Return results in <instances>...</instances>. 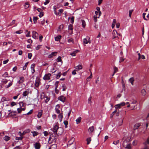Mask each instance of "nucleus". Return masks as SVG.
Listing matches in <instances>:
<instances>
[{
	"instance_id": "1",
	"label": "nucleus",
	"mask_w": 149,
	"mask_h": 149,
	"mask_svg": "<svg viewBox=\"0 0 149 149\" xmlns=\"http://www.w3.org/2000/svg\"><path fill=\"white\" fill-rule=\"evenodd\" d=\"M113 39H114L118 38V33L115 30H113L112 33Z\"/></svg>"
},
{
	"instance_id": "2",
	"label": "nucleus",
	"mask_w": 149,
	"mask_h": 149,
	"mask_svg": "<svg viewBox=\"0 0 149 149\" xmlns=\"http://www.w3.org/2000/svg\"><path fill=\"white\" fill-rule=\"evenodd\" d=\"M125 102H123L120 104H118L116 105L115 106V107L116 109H117V108L120 109L121 108V107L122 106H124L125 105Z\"/></svg>"
},
{
	"instance_id": "3",
	"label": "nucleus",
	"mask_w": 149,
	"mask_h": 149,
	"mask_svg": "<svg viewBox=\"0 0 149 149\" xmlns=\"http://www.w3.org/2000/svg\"><path fill=\"white\" fill-rule=\"evenodd\" d=\"M40 79L38 78H36L35 83V85L36 87H38L39 86Z\"/></svg>"
},
{
	"instance_id": "4",
	"label": "nucleus",
	"mask_w": 149,
	"mask_h": 149,
	"mask_svg": "<svg viewBox=\"0 0 149 149\" xmlns=\"http://www.w3.org/2000/svg\"><path fill=\"white\" fill-rule=\"evenodd\" d=\"M51 76V74L50 73H48L47 74L45 75V76L43 77V79L45 80H49L50 79V77Z\"/></svg>"
},
{
	"instance_id": "5",
	"label": "nucleus",
	"mask_w": 149,
	"mask_h": 149,
	"mask_svg": "<svg viewBox=\"0 0 149 149\" xmlns=\"http://www.w3.org/2000/svg\"><path fill=\"white\" fill-rule=\"evenodd\" d=\"M65 97L63 95L61 96L58 97V100L61 102H64L65 100Z\"/></svg>"
},
{
	"instance_id": "6",
	"label": "nucleus",
	"mask_w": 149,
	"mask_h": 149,
	"mask_svg": "<svg viewBox=\"0 0 149 149\" xmlns=\"http://www.w3.org/2000/svg\"><path fill=\"white\" fill-rule=\"evenodd\" d=\"M87 40L86 38H84L83 40V42L84 44H87L88 43L90 44L91 43V41L90 40V38L89 37L88 38Z\"/></svg>"
},
{
	"instance_id": "7",
	"label": "nucleus",
	"mask_w": 149,
	"mask_h": 149,
	"mask_svg": "<svg viewBox=\"0 0 149 149\" xmlns=\"http://www.w3.org/2000/svg\"><path fill=\"white\" fill-rule=\"evenodd\" d=\"M38 34L35 31H33L32 32V37L34 39L38 38Z\"/></svg>"
},
{
	"instance_id": "8",
	"label": "nucleus",
	"mask_w": 149,
	"mask_h": 149,
	"mask_svg": "<svg viewBox=\"0 0 149 149\" xmlns=\"http://www.w3.org/2000/svg\"><path fill=\"white\" fill-rule=\"evenodd\" d=\"M75 70L78 71L79 70H81L82 68V66L81 65H79L77 66L74 67Z\"/></svg>"
},
{
	"instance_id": "9",
	"label": "nucleus",
	"mask_w": 149,
	"mask_h": 149,
	"mask_svg": "<svg viewBox=\"0 0 149 149\" xmlns=\"http://www.w3.org/2000/svg\"><path fill=\"white\" fill-rule=\"evenodd\" d=\"M35 64L34 63H33L31 65V69L32 74H33L35 72L34 68L35 67Z\"/></svg>"
},
{
	"instance_id": "10",
	"label": "nucleus",
	"mask_w": 149,
	"mask_h": 149,
	"mask_svg": "<svg viewBox=\"0 0 149 149\" xmlns=\"http://www.w3.org/2000/svg\"><path fill=\"white\" fill-rule=\"evenodd\" d=\"M24 81V79L23 77H19V80L18 81L19 84H22Z\"/></svg>"
},
{
	"instance_id": "11",
	"label": "nucleus",
	"mask_w": 149,
	"mask_h": 149,
	"mask_svg": "<svg viewBox=\"0 0 149 149\" xmlns=\"http://www.w3.org/2000/svg\"><path fill=\"white\" fill-rule=\"evenodd\" d=\"M34 147L36 149H39L40 148V145L39 143H36L34 144Z\"/></svg>"
},
{
	"instance_id": "12",
	"label": "nucleus",
	"mask_w": 149,
	"mask_h": 149,
	"mask_svg": "<svg viewBox=\"0 0 149 149\" xmlns=\"http://www.w3.org/2000/svg\"><path fill=\"white\" fill-rule=\"evenodd\" d=\"M101 14V11H100L99 14H98V16H95V15H94V21L95 22H96L97 21V18H99Z\"/></svg>"
},
{
	"instance_id": "13",
	"label": "nucleus",
	"mask_w": 149,
	"mask_h": 149,
	"mask_svg": "<svg viewBox=\"0 0 149 149\" xmlns=\"http://www.w3.org/2000/svg\"><path fill=\"white\" fill-rule=\"evenodd\" d=\"M57 53V52H52L48 56V57L50 58H52L53 56H54L56 55Z\"/></svg>"
},
{
	"instance_id": "14",
	"label": "nucleus",
	"mask_w": 149,
	"mask_h": 149,
	"mask_svg": "<svg viewBox=\"0 0 149 149\" xmlns=\"http://www.w3.org/2000/svg\"><path fill=\"white\" fill-rule=\"evenodd\" d=\"M94 127L93 126H92L91 127H89L88 129V132L90 133H92L94 130Z\"/></svg>"
},
{
	"instance_id": "15",
	"label": "nucleus",
	"mask_w": 149,
	"mask_h": 149,
	"mask_svg": "<svg viewBox=\"0 0 149 149\" xmlns=\"http://www.w3.org/2000/svg\"><path fill=\"white\" fill-rule=\"evenodd\" d=\"M75 139L74 137H72L71 139L68 141V144L70 145L73 144L74 141Z\"/></svg>"
},
{
	"instance_id": "16",
	"label": "nucleus",
	"mask_w": 149,
	"mask_h": 149,
	"mask_svg": "<svg viewBox=\"0 0 149 149\" xmlns=\"http://www.w3.org/2000/svg\"><path fill=\"white\" fill-rule=\"evenodd\" d=\"M58 129V127L57 125H55L53 128V132L55 133H57V130Z\"/></svg>"
},
{
	"instance_id": "17",
	"label": "nucleus",
	"mask_w": 149,
	"mask_h": 149,
	"mask_svg": "<svg viewBox=\"0 0 149 149\" xmlns=\"http://www.w3.org/2000/svg\"><path fill=\"white\" fill-rule=\"evenodd\" d=\"M8 81V80L6 79H3L1 80V83L2 84H6Z\"/></svg>"
},
{
	"instance_id": "18",
	"label": "nucleus",
	"mask_w": 149,
	"mask_h": 149,
	"mask_svg": "<svg viewBox=\"0 0 149 149\" xmlns=\"http://www.w3.org/2000/svg\"><path fill=\"white\" fill-rule=\"evenodd\" d=\"M78 50L74 51L72 52L70 54L72 56H74L76 55V54L78 52Z\"/></svg>"
},
{
	"instance_id": "19",
	"label": "nucleus",
	"mask_w": 149,
	"mask_h": 149,
	"mask_svg": "<svg viewBox=\"0 0 149 149\" xmlns=\"http://www.w3.org/2000/svg\"><path fill=\"white\" fill-rule=\"evenodd\" d=\"M31 133L33 134V137L37 135L38 134V133L37 132L35 131H32Z\"/></svg>"
},
{
	"instance_id": "20",
	"label": "nucleus",
	"mask_w": 149,
	"mask_h": 149,
	"mask_svg": "<svg viewBox=\"0 0 149 149\" xmlns=\"http://www.w3.org/2000/svg\"><path fill=\"white\" fill-rule=\"evenodd\" d=\"M134 81V79L133 77H131L129 80V81L131 84L132 85H133V82Z\"/></svg>"
},
{
	"instance_id": "21",
	"label": "nucleus",
	"mask_w": 149,
	"mask_h": 149,
	"mask_svg": "<svg viewBox=\"0 0 149 149\" xmlns=\"http://www.w3.org/2000/svg\"><path fill=\"white\" fill-rule=\"evenodd\" d=\"M29 91H25L23 92L22 95L24 97H26L29 94Z\"/></svg>"
},
{
	"instance_id": "22",
	"label": "nucleus",
	"mask_w": 149,
	"mask_h": 149,
	"mask_svg": "<svg viewBox=\"0 0 149 149\" xmlns=\"http://www.w3.org/2000/svg\"><path fill=\"white\" fill-rule=\"evenodd\" d=\"M42 114V110L40 111L39 112L38 114L37 115V117L38 118H40Z\"/></svg>"
},
{
	"instance_id": "23",
	"label": "nucleus",
	"mask_w": 149,
	"mask_h": 149,
	"mask_svg": "<svg viewBox=\"0 0 149 149\" xmlns=\"http://www.w3.org/2000/svg\"><path fill=\"white\" fill-rule=\"evenodd\" d=\"M139 126L140 125L139 123L136 124L134 126V130H135L137 129Z\"/></svg>"
},
{
	"instance_id": "24",
	"label": "nucleus",
	"mask_w": 149,
	"mask_h": 149,
	"mask_svg": "<svg viewBox=\"0 0 149 149\" xmlns=\"http://www.w3.org/2000/svg\"><path fill=\"white\" fill-rule=\"evenodd\" d=\"M61 35H58V36L55 37V39L56 41H59L60 39L61 38Z\"/></svg>"
},
{
	"instance_id": "25",
	"label": "nucleus",
	"mask_w": 149,
	"mask_h": 149,
	"mask_svg": "<svg viewBox=\"0 0 149 149\" xmlns=\"http://www.w3.org/2000/svg\"><path fill=\"white\" fill-rule=\"evenodd\" d=\"M13 80L12 81L9 83L8 85L6 86L5 88H8L9 87H10L11 86H12L13 84Z\"/></svg>"
},
{
	"instance_id": "26",
	"label": "nucleus",
	"mask_w": 149,
	"mask_h": 149,
	"mask_svg": "<svg viewBox=\"0 0 149 149\" xmlns=\"http://www.w3.org/2000/svg\"><path fill=\"white\" fill-rule=\"evenodd\" d=\"M29 6V4L27 2H26L24 5V8L25 9L28 8Z\"/></svg>"
},
{
	"instance_id": "27",
	"label": "nucleus",
	"mask_w": 149,
	"mask_h": 149,
	"mask_svg": "<svg viewBox=\"0 0 149 149\" xmlns=\"http://www.w3.org/2000/svg\"><path fill=\"white\" fill-rule=\"evenodd\" d=\"M56 61L58 62H61V64L63 62L61 59V57L60 56H59L56 59Z\"/></svg>"
},
{
	"instance_id": "28",
	"label": "nucleus",
	"mask_w": 149,
	"mask_h": 149,
	"mask_svg": "<svg viewBox=\"0 0 149 149\" xmlns=\"http://www.w3.org/2000/svg\"><path fill=\"white\" fill-rule=\"evenodd\" d=\"M81 22L82 23V27L84 28L86 26V22H85L84 20H81Z\"/></svg>"
},
{
	"instance_id": "29",
	"label": "nucleus",
	"mask_w": 149,
	"mask_h": 149,
	"mask_svg": "<svg viewBox=\"0 0 149 149\" xmlns=\"http://www.w3.org/2000/svg\"><path fill=\"white\" fill-rule=\"evenodd\" d=\"M81 119V117H79L76 120V121L77 122V123L78 124L80 122Z\"/></svg>"
},
{
	"instance_id": "30",
	"label": "nucleus",
	"mask_w": 149,
	"mask_h": 149,
	"mask_svg": "<svg viewBox=\"0 0 149 149\" xmlns=\"http://www.w3.org/2000/svg\"><path fill=\"white\" fill-rule=\"evenodd\" d=\"M63 11L62 9H60L58 10V15L60 16L61 15Z\"/></svg>"
},
{
	"instance_id": "31",
	"label": "nucleus",
	"mask_w": 149,
	"mask_h": 149,
	"mask_svg": "<svg viewBox=\"0 0 149 149\" xmlns=\"http://www.w3.org/2000/svg\"><path fill=\"white\" fill-rule=\"evenodd\" d=\"M141 93L142 95L144 96L146 93L145 90L144 89L142 90L141 91Z\"/></svg>"
},
{
	"instance_id": "32",
	"label": "nucleus",
	"mask_w": 149,
	"mask_h": 149,
	"mask_svg": "<svg viewBox=\"0 0 149 149\" xmlns=\"http://www.w3.org/2000/svg\"><path fill=\"white\" fill-rule=\"evenodd\" d=\"M38 19V18L37 17H34L33 18V20L34 23L36 24V23L37 20Z\"/></svg>"
},
{
	"instance_id": "33",
	"label": "nucleus",
	"mask_w": 149,
	"mask_h": 149,
	"mask_svg": "<svg viewBox=\"0 0 149 149\" xmlns=\"http://www.w3.org/2000/svg\"><path fill=\"white\" fill-rule=\"evenodd\" d=\"M8 74L7 72H5L2 75V76L4 77H7L8 76Z\"/></svg>"
},
{
	"instance_id": "34",
	"label": "nucleus",
	"mask_w": 149,
	"mask_h": 149,
	"mask_svg": "<svg viewBox=\"0 0 149 149\" xmlns=\"http://www.w3.org/2000/svg\"><path fill=\"white\" fill-rule=\"evenodd\" d=\"M45 98H46V99L45 100V102L47 103L49 101L50 98L49 97H48L47 96L45 97Z\"/></svg>"
},
{
	"instance_id": "35",
	"label": "nucleus",
	"mask_w": 149,
	"mask_h": 149,
	"mask_svg": "<svg viewBox=\"0 0 149 149\" xmlns=\"http://www.w3.org/2000/svg\"><path fill=\"white\" fill-rule=\"evenodd\" d=\"M63 123L65 125V127L67 128L68 127L67 125L68 124V121L67 120H64L63 121Z\"/></svg>"
},
{
	"instance_id": "36",
	"label": "nucleus",
	"mask_w": 149,
	"mask_h": 149,
	"mask_svg": "<svg viewBox=\"0 0 149 149\" xmlns=\"http://www.w3.org/2000/svg\"><path fill=\"white\" fill-rule=\"evenodd\" d=\"M68 30H70L71 31H72L73 30V26L72 24H70L68 25Z\"/></svg>"
},
{
	"instance_id": "37",
	"label": "nucleus",
	"mask_w": 149,
	"mask_h": 149,
	"mask_svg": "<svg viewBox=\"0 0 149 149\" xmlns=\"http://www.w3.org/2000/svg\"><path fill=\"white\" fill-rule=\"evenodd\" d=\"M10 139V137L9 136H6L4 138V139L6 141H7Z\"/></svg>"
},
{
	"instance_id": "38",
	"label": "nucleus",
	"mask_w": 149,
	"mask_h": 149,
	"mask_svg": "<svg viewBox=\"0 0 149 149\" xmlns=\"http://www.w3.org/2000/svg\"><path fill=\"white\" fill-rule=\"evenodd\" d=\"M126 149H131V145L130 144H127L125 147Z\"/></svg>"
},
{
	"instance_id": "39",
	"label": "nucleus",
	"mask_w": 149,
	"mask_h": 149,
	"mask_svg": "<svg viewBox=\"0 0 149 149\" xmlns=\"http://www.w3.org/2000/svg\"><path fill=\"white\" fill-rule=\"evenodd\" d=\"M146 144H149V138H148L146 141L143 143V144L144 145H146Z\"/></svg>"
},
{
	"instance_id": "40",
	"label": "nucleus",
	"mask_w": 149,
	"mask_h": 149,
	"mask_svg": "<svg viewBox=\"0 0 149 149\" xmlns=\"http://www.w3.org/2000/svg\"><path fill=\"white\" fill-rule=\"evenodd\" d=\"M61 75V74L60 72H58V74L56 75V78L57 79L59 78Z\"/></svg>"
},
{
	"instance_id": "41",
	"label": "nucleus",
	"mask_w": 149,
	"mask_h": 149,
	"mask_svg": "<svg viewBox=\"0 0 149 149\" xmlns=\"http://www.w3.org/2000/svg\"><path fill=\"white\" fill-rule=\"evenodd\" d=\"M91 141V138L90 137L86 139V141H87V144H89Z\"/></svg>"
},
{
	"instance_id": "42",
	"label": "nucleus",
	"mask_w": 149,
	"mask_h": 149,
	"mask_svg": "<svg viewBox=\"0 0 149 149\" xmlns=\"http://www.w3.org/2000/svg\"><path fill=\"white\" fill-rule=\"evenodd\" d=\"M92 73H91V75L87 78L86 80L87 81H89L91 80V79L92 78Z\"/></svg>"
},
{
	"instance_id": "43",
	"label": "nucleus",
	"mask_w": 149,
	"mask_h": 149,
	"mask_svg": "<svg viewBox=\"0 0 149 149\" xmlns=\"http://www.w3.org/2000/svg\"><path fill=\"white\" fill-rule=\"evenodd\" d=\"M23 138V137L21 136H20L19 137H16L15 139L17 140H21Z\"/></svg>"
},
{
	"instance_id": "44",
	"label": "nucleus",
	"mask_w": 149,
	"mask_h": 149,
	"mask_svg": "<svg viewBox=\"0 0 149 149\" xmlns=\"http://www.w3.org/2000/svg\"><path fill=\"white\" fill-rule=\"evenodd\" d=\"M68 42H72L73 44L74 43L73 41V39L72 38H70L68 40Z\"/></svg>"
},
{
	"instance_id": "45",
	"label": "nucleus",
	"mask_w": 149,
	"mask_h": 149,
	"mask_svg": "<svg viewBox=\"0 0 149 149\" xmlns=\"http://www.w3.org/2000/svg\"><path fill=\"white\" fill-rule=\"evenodd\" d=\"M32 56V54L31 53H29L28 54V57L30 59L31 58Z\"/></svg>"
},
{
	"instance_id": "46",
	"label": "nucleus",
	"mask_w": 149,
	"mask_h": 149,
	"mask_svg": "<svg viewBox=\"0 0 149 149\" xmlns=\"http://www.w3.org/2000/svg\"><path fill=\"white\" fill-rule=\"evenodd\" d=\"M44 15V13L43 11H41L40 12L39 15V16L40 17H41L43 16Z\"/></svg>"
},
{
	"instance_id": "47",
	"label": "nucleus",
	"mask_w": 149,
	"mask_h": 149,
	"mask_svg": "<svg viewBox=\"0 0 149 149\" xmlns=\"http://www.w3.org/2000/svg\"><path fill=\"white\" fill-rule=\"evenodd\" d=\"M23 32V31L20 30H19V31H16L15 32V33H17V34H21V33H22Z\"/></svg>"
},
{
	"instance_id": "48",
	"label": "nucleus",
	"mask_w": 149,
	"mask_h": 149,
	"mask_svg": "<svg viewBox=\"0 0 149 149\" xmlns=\"http://www.w3.org/2000/svg\"><path fill=\"white\" fill-rule=\"evenodd\" d=\"M133 11V10H130L129 11V16L130 17H131Z\"/></svg>"
},
{
	"instance_id": "49",
	"label": "nucleus",
	"mask_w": 149,
	"mask_h": 149,
	"mask_svg": "<svg viewBox=\"0 0 149 149\" xmlns=\"http://www.w3.org/2000/svg\"><path fill=\"white\" fill-rule=\"evenodd\" d=\"M15 20H13L10 23V24L8 26H11L13 24H15Z\"/></svg>"
},
{
	"instance_id": "50",
	"label": "nucleus",
	"mask_w": 149,
	"mask_h": 149,
	"mask_svg": "<svg viewBox=\"0 0 149 149\" xmlns=\"http://www.w3.org/2000/svg\"><path fill=\"white\" fill-rule=\"evenodd\" d=\"M62 87L63 88V91H64L67 88L66 86H65V84H64L62 86Z\"/></svg>"
},
{
	"instance_id": "51",
	"label": "nucleus",
	"mask_w": 149,
	"mask_h": 149,
	"mask_svg": "<svg viewBox=\"0 0 149 149\" xmlns=\"http://www.w3.org/2000/svg\"><path fill=\"white\" fill-rule=\"evenodd\" d=\"M56 70H54V68H52L50 70V72H52V73H53L55 72H56Z\"/></svg>"
},
{
	"instance_id": "52",
	"label": "nucleus",
	"mask_w": 149,
	"mask_h": 149,
	"mask_svg": "<svg viewBox=\"0 0 149 149\" xmlns=\"http://www.w3.org/2000/svg\"><path fill=\"white\" fill-rule=\"evenodd\" d=\"M74 20V17L73 16H72L71 18V21L70 22L72 23H73Z\"/></svg>"
},
{
	"instance_id": "53",
	"label": "nucleus",
	"mask_w": 149,
	"mask_h": 149,
	"mask_svg": "<svg viewBox=\"0 0 149 149\" xmlns=\"http://www.w3.org/2000/svg\"><path fill=\"white\" fill-rule=\"evenodd\" d=\"M119 142V140H117L116 141H114L113 142V144H114L115 145H116L117 144H118Z\"/></svg>"
},
{
	"instance_id": "54",
	"label": "nucleus",
	"mask_w": 149,
	"mask_h": 149,
	"mask_svg": "<svg viewBox=\"0 0 149 149\" xmlns=\"http://www.w3.org/2000/svg\"><path fill=\"white\" fill-rule=\"evenodd\" d=\"M33 111V109H31V110H30V111L29 112H28L27 113L24 114V115H26V114H27V115L31 114L32 113Z\"/></svg>"
},
{
	"instance_id": "55",
	"label": "nucleus",
	"mask_w": 149,
	"mask_h": 149,
	"mask_svg": "<svg viewBox=\"0 0 149 149\" xmlns=\"http://www.w3.org/2000/svg\"><path fill=\"white\" fill-rule=\"evenodd\" d=\"M59 82L58 81H56V82L55 84V88H57L58 86V84Z\"/></svg>"
},
{
	"instance_id": "56",
	"label": "nucleus",
	"mask_w": 149,
	"mask_h": 149,
	"mask_svg": "<svg viewBox=\"0 0 149 149\" xmlns=\"http://www.w3.org/2000/svg\"><path fill=\"white\" fill-rule=\"evenodd\" d=\"M117 112L116 110H115L111 114V115L110 116V118H112L113 117V116L114 115V113H116Z\"/></svg>"
},
{
	"instance_id": "57",
	"label": "nucleus",
	"mask_w": 149,
	"mask_h": 149,
	"mask_svg": "<svg viewBox=\"0 0 149 149\" xmlns=\"http://www.w3.org/2000/svg\"><path fill=\"white\" fill-rule=\"evenodd\" d=\"M59 118L62 119L63 118V116L62 113H61L58 115Z\"/></svg>"
},
{
	"instance_id": "58",
	"label": "nucleus",
	"mask_w": 149,
	"mask_h": 149,
	"mask_svg": "<svg viewBox=\"0 0 149 149\" xmlns=\"http://www.w3.org/2000/svg\"><path fill=\"white\" fill-rule=\"evenodd\" d=\"M46 1L44 3L45 5H46L48 4L49 2V0H45Z\"/></svg>"
},
{
	"instance_id": "59",
	"label": "nucleus",
	"mask_w": 149,
	"mask_h": 149,
	"mask_svg": "<svg viewBox=\"0 0 149 149\" xmlns=\"http://www.w3.org/2000/svg\"><path fill=\"white\" fill-rule=\"evenodd\" d=\"M19 104L21 107H23L24 106V103L22 102H19Z\"/></svg>"
},
{
	"instance_id": "60",
	"label": "nucleus",
	"mask_w": 149,
	"mask_h": 149,
	"mask_svg": "<svg viewBox=\"0 0 149 149\" xmlns=\"http://www.w3.org/2000/svg\"><path fill=\"white\" fill-rule=\"evenodd\" d=\"M44 135L45 136H47L48 134V133L47 131H45L43 132Z\"/></svg>"
},
{
	"instance_id": "61",
	"label": "nucleus",
	"mask_w": 149,
	"mask_h": 149,
	"mask_svg": "<svg viewBox=\"0 0 149 149\" xmlns=\"http://www.w3.org/2000/svg\"><path fill=\"white\" fill-rule=\"evenodd\" d=\"M125 58H123L122 57H120V62H121L124 61L125 60Z\"/></svg>"
},
{
	"instance_id": "62",
	"label": "nucleus",
	"mask_w": 149,
	"mask_h": 149,
	"mask_svg": "<svg viewBox=\"0 0 149 149\" xmlns=\"http://www.w3.org/2000/svg\"><path fill=\"white\" fill-rule=\"evenodd\" d=\"M137 141L135 140L132 143L133 145L134 146L136 145L137 143Z\"/></svg>"
},
{
	"instance_id": "63",
	"label": "nucleus",
	"mask_w": 149,
	"mask_h": 149,
	"mask_svg": "<svg viewBox=\"0 0 149 149\" xmlns=\"http://www.w3.org/2000/svg\"><path fill=\"white\" fill-rule=\"evenodd\" d=\"M8 61L9 60L8 59L6 60L3 61V64H6L8 62Z\"/></svg>"
},
{
	"instance_id": "64",
	"label": "nucleus",
	"mask_w": 149,
	"mask_h": 149,
	"mask_svg": "<svg viewBox=\"0 0 149 149\" xmlns=\"http://www.w3.org/2000/svg\"><path fill=\"white\" fill-rule=\"evenodd\" d=\"M16 104V103L14 102H12L11 104V106L12 107L15 105Z\"/></svg>"
}]
</instances>
